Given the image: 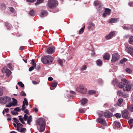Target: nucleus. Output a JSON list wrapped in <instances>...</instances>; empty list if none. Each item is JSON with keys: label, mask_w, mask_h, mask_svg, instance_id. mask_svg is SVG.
Segmentation results:
<instances>
[{"label": "nucleus", "mask_w": 133, "mask_h": 133, "mask_svg": "<svg viewBox=\"0 0 133 133\" xmlns=\"http://www.w3.org/2000/svg\"><path fill=\"white\" fill-rule=\"evenodd\" d=\"M87 66L86 65H84L83 66H82L81 68V70H86L87 69Z\"/></svg>", "instance_id": "43"}, {"label": "nucleus", "mask_w": 133, "mask_h": 133, "mask_svg": "<svg viewBox=\"0 0 133 133\" xmlns=\"http://www.w3.org/2000/svg\"><path fill=\"white\" fill-rule=\"evenodd\" d=\"M125 51L133 56V48L132 47H127L125 49Z\"/></svg>", "instance_id": "12"}, {"label": "nucleus", "mask_w": 133, "mask_h": 133, "mask_svg": "<svg viewBox=\"0 0 133 133\" xmlns=\"http://www.w3.org/2000/svg\"><path fill=\"white\" fill-rule=\"evenodd\" d=\"M56 3V0H48L47 6L50 8H53L55 6Z\"/></svg>", "instance_id": "7"}, {"label": "nucleus", "mask_w": 133, "mask_h": 133, "mask_svg": "<svg viewBox=\"0 0 133 133\" xmlns=\"http://www.w3.org/2000/svg\"><path fill=\"white\" fill-rule=\"evenodd\" d=\"M94 4L95 6H102L101 2L98 0L95 1L94 2Z\"/></svg>", "instance_id": "22"}, {"label": "nucleus", "mask_w": 133, "mask_h": 133, "mask_svg": "<svg viewBox=\"0 0 133 133\" xmlns=\"http://www.w3.org/2000/svg\"><path fill=\"white\" fill-rule=\"evenodd\" d=\"M25 105L26 106H28V102L27 99L26 98L24 99V101L23 102V105H22V108L21 109L22 110H24L26 108V107L25 106Z\"/></svg>", "instance_id": "14"}, {"label": "nucleus", "mask_w": 133, "mask_h": 133, "mask_svg": "<svg viewBox=\"0 0 133 133\" xmlns=\"http://www.w3.org/2000/svg\"><path fill=\"white\" fill-rule=\"evenodd\" d=\"M17 124V130H18V129H20L22 128L23 126V125L21 123H16Z\"/></svg>", "instance_id": "32"}, {"label": "nucleus", "mask_w": 133, "mask_h": 133, "mask_svg": "<svg viewBox=\"0 0 133 133\" xmlns=\"http://www.w3.org/2000/svg\"><path fill=\"white\" fill-rule=\"evenodd\" d=\"M79 112L82 113H84L85 112V110L83 108H79Z\"/></svg>", "instance_id": "42"}, {"label": "nucleus", "mask_w": 133, "mask_h": 133, "mask_svg": "<svg viewBox=\"0 0 133 133\" xmlns=\"http://www.w3.org/2000/svg\"><path fill=\"white\" fill-rule=\"evenodd\" d=\"M27 1L29 2L33 3L36 0H26Z\"/></svg>", "instance_id": "59"}, {"label": "nucleus", "mask_w": 133, "mask_h": 133, "mask_svg": "<svg viewBox=\"0 0 133 133\" xmlns=\"http://www.w3.org/2000/svg\"><path fill=\"white\" fill-rule=\"evenodd\" d=\"M7 66L10 69H12V66L11 65V64H8L7 65Z\"/></svg>", "instance_id": "53"}, {"label": "nucleus", "mask_w": 133, "mask_h": 133, "mask_svg": "<svg viewBox=\"0 0 133 133\" xmlns=\"http://www.w3.org/2000/svg\"><path fill=\"white\" fill-rule=\"evenodd\" d=\"M125 70L126 72L128 73H130L132 72V70L129 68H127Z\"/></svg>", "instance_id": "52"}, {"label": "nucleus", "mask_w": 133, "mask_h": 133, "mask_svg": "<svg viewBox=\"0 0 133 133\" xmlns=\"http://www.w3.org/2000/svg\"><path fill=\"white\" fill-rule=\"evenodd\" d=\"M129 43L130 44H132L133 42V36H131L129 38Z\"/></svg>", "instance_id": "40"}, {"label": "nucleus", "mask_w": 133, "mask_h": 133, "mask_svg": "<svg viewBox=\"0 0 133 133\" xmlns=\"http://www.w3.org/2000/svg\"><path fill=\"white\" fill-rule=\"evenodd\" d=\"M5 89V88L3 87H0V96H2L3 95V91Z\"/></svg>", "instance_id": "30"}, {"label": "nucleus", "mask_w": 133, "mask_h": 133, "mask_svg": "<svg viewBox=\"0 0 133 133\" xmlns=\"http://www.w3.org/2000/svg\"><path fill=\"white\" fill-rule=\"evenodd\" d=\"M12 99L13 100V101L12 102H11L13 106H16L17 104V100L14 98H12Z\"/></svg>", "instance_id": "26"}, {"label": "nucleus", "mask_w": 133, "mask_h": 133, "mask_svg": "<svg viewBox=\"0 0 133 133\" xmlns=\"http://www.w3.org/2000/svg\"><path fill=\"white\" fill-rule=\"evenodd\" d=\"M35 14V11L34 10H30L29 12V15L31 16H34Z\"/></svg>", "instance_id": "34"}, {"label": "nucleus", "mask_w": 133, "mask_h": 133, "mask_svg": "<svg viewBox=\"0 0 133 133\" xmlns=\"http://www.w3.org/2000/svg\"><path fill=\"white\" fill-rule=\"evenodd\" d=\"M85 27V26H84L79 30V34H81L83 33L84 31Z\"/></svg>", "instance_id": "36"}, {"label": "nucleus", "mask_w": 133, "mask_h": 133, "mask_svg": "<svg viewBox=\"0 0 133 133\" xmlns=\"http://www.w3.org/2000/svg\"><path fill=\"white\" fill-rule=\"evenodd\" d=\"M12 106H13V105L11 103V102H9V104H6V107H10Z\"/></svg>", "instance_id": "50"}, {"label": "nucleus", "mask_w": 133, "mask_h": 133, "mask_svg": "<svg viewBox=\"0 0 133 133\" xmlns=\"http://www.w3.org/2000/svg\"><path fill=\"white\" fill-rule=\"evenodd\" d=\"M128 123L130 125L132 126L133 125V119H131L129 120Z\"/></svg>", "instance_id": "45"}, {"label": "nucleus", "mask_w": 133, "mask_h": 133, "mask_svg": "<svg viewBox=\"0 0 133 133\" xmlns=\"http://www.w3.org/2000/svg\"><path fill=\"white\" fill-rule=\"evenodd\" d=\"M57 84V82H56L55 81H53L52 82V84L51 85V86L52 87H54L55 88L56 87Z\"/></svg>", "instance_id": "33"}, {"label": "nucleus", "mask_w": 133, "mask_h": 133, "mask_svg": "<svg viewBox=\"0 0 133 133\" xmlns=\"http://www.w3.org/2000/svg\"><path fill=\"white\" fill-rule=\"evenodd\" d=\"M123 94V92L121 90L118 91L117 93V94L119 96L122 95Z\"/></svg>", "instance_id": "47"}, {"label": "nucleus", "mask_w": 133, "mask_h": 133, "mask_svg": "<svg viewBox=\"0 0 133 133\" xmlns=\"http://www.w3.org/2000/svg\"><path fill=\"white\" fill-rule=\"evenodd\" d=\"M11 113L13 115H17L18 114L17 112L15 111H11Z\"/></svg>", "instance_id": "51"}, {"label": "nucleus", "mask_w": 133, "mask_h": 133, "mask_svg": "<svg viewBox=\"0 0 133 133\" xmlns=\"http://www.w3.org/2000/svg\"><path fill=\"white\" fill-rule=\"evenodd\" d=\"M58 64L61 66H62L63 63L65 62V61L64 59H59L58 61Z\"/></svg>", "instance_id": "24"}, {"label": "nucleus", "mask_w": 133, "mask_h": 133, "mask_svg": "<svg viewBox=\"0 0 133 133\" xmlns=\"http://www.w3.org/2000/svg\"><path fill=\"white\" fill-rule=\"evenodd\" d=\"M21 95L22 96H25L26 95V94L23 91H22L21 93Z\"/></svg>", "instance_id": "55"}, {"label": "nucleus", "mask_w": 133, "mask_h": 133, "mask_svg": "<svg viewBox=\"0 0 133 133\" xmlns=\"http://www.w3.org/2000/svg\"><path fill=\"white\" fill-rule=\"evenodd\" d=\"M24 112L26 114V115H29V111L27 109H24Z\"/></svg>", "instance_id": "49"}, {"label": "nucleus", "mask_w": 133, "mask_h": 133, "mask_svg": "<svg viewBox=\"0 0 133 133\" xmlns=\"http://www.w3.org/2000/svg\"><path fill=\"white\" fill-rule=\"evenodd\" d=\"M32 83L34 84H37L38 83L37 82L35 81H32Z\"/></svg>", "instance_id": "63"}, {"label": "nucleus", "mask_w": 133, "mask_h": 133, "mask_svg": "<svg viewBox=\"0 0 133 133\" xmlns=\"http://www.w3.org/2000/svg\"><path fill=\"white\" fill-rule=\"evenodd\" d=\"M96 63L97 65L100 66L102 65V62L100 59H98L96 61Z\"/></svg>", "instance_id": "29"}, {"label": "nucleus", "mask_w": 133, "mask_h": 133, "mask_svg": "<svg viewBox=\"0 0 133 133\" xmlns=\"http://www.w3.org/2000/svg\"><path fill=\"white\" fill-rule=\"evenodd\" d=\"M26 130V129L25 128H21L20 129H18V131L25 132Z\"/></svg>", "instance_id": "31"}, {"label": "nucleus", "mask_w": 133, "mask_h": 133, "mask_svg": "<svg viewBox=\"0 0 133 133\" xmlns=\"http://www.w3.org/2000/svg\"><path fill=\"white\" fill-rule=\"evenodd\" d=\"M34 66H31L30 67L29 69V70L30 71H31L34 68Z\"/></svg>", "instance_id": "57"}, {"label": "nucleus", "mask_w": 133, "mask_h": 133, "mask_svg": "<svg viewBox=\"0 0 133 133\" xmlns=\"http://www.w3.org/2000/svg\"><path fill=\"white\" fill-rule=\"evenodd\" d=\"M33 110L34 111H35L36 113L38 112V109L37 108H33Z\"/></svg>", "instance_id": "61"}, {"label": "nucleus", "mask_w": 133, "mask_h": 133, "mask_svg": "<svg viewBox=\"0 0 133 133\" xmlns=\"http://www.w3.org/2000/svg\"><path fill=\"white\" fill-rule=\"evenodd\" d=\"M125 85V83L122 82H119L118 85V87L120 88H122L124 87Z\"/></svg>", "instance_id": "27"}, {"label": "nucleus", "mask_w": 133, "mask_h": 133, "mask_svg": "<svg viewBox=\"0 0 133 133\" xmlns=\"http://www.w3.org/2000/svg\"><path fill=\"white\" fill-rule=\"evenodd\" d=\"M53 80V78L51 77H49L48 78V80L49 81H51Z\"/></svg>", "instance_id": "60"}, {"label": "nucleus", "mask_w": 133, "mask_h": 133, "mask_svg": "<svg viewBox=\"0 0 133 133\" xmlns=\"http://www.w3.org/2000/svg\"><path fill=\"white\" fill-rule=\"evenodd\" d=\"M118 18H112L109 21V22L111 23H116L117 21H118Z\"/></svg>", "instance_id": "21"}, {"label": "nucleus", "mask_w": 133, "mask_h": 133, "mask_svg": "<svg viewBox=\"0 0 133 133\" xmlns=\"http://www.w3.org/2000/svg\"><path fill=\"white\" fill-rule=\"evenodd\" d=\"M11 100V98L7 96L0 97V103L5 104L10 102Z\"/></svg>", "instance_id": "4"}, {"label": "nucleus", "mask_w": 133, "mask_h": 133, "mask_svg": "<svg viewBox=\"0 0 133 133\" xmlns=\"http://www.w3.org/2000/svg\"><path fill=\"white\" fill-rule=\"evenodd\" d=\"M48 15V13L46 11L44 10L41 13V17L46 16Z\"/></svg>", "instance_id": "25"}, {"label": "nucleus", "mask_w": 133, "mask_h": 133, "mask_svg": "<svg viewBox=\"0 0 133 133\" xmlns=\"http://www.w3.org/2000/svg\"><path fill=\"white\" fill-rule=\"evenodd\" d=\"M96 93L95 91L93 90H90L89 91L88 94L90 95H92L95 94Z\"/></svg>", "instance_id": "39"}, {"label": "nucleus", "mask_w": 133, "mask_h": 133, "mask_svg": "<svg viewBox=\"0 0 133 133\" xmlns=\"http://www.w3.org/2000/svg\"><path fill=\"white\" fill-rule=\"evenodd\" d=\"M104 117L105 118H110L112 117V114L108 111H106L103 113Z\"/></svg>", "instance_id": "15"}, {"label": "nucleus", "mask_w": 133, "mask_h": 133, "mask_svg": "<svg viewBox=\"0 0 133 133\" xmlns=\"http://www.w3.org/2000/svg\"><path fill=\"white\" fill-rule=\"evenodd\" d=\"M9 9L10 11L11 12H14V9L12 7L10 8Z\"/></svg>", "instance_id": "58"}, {"label": "nucleus", "mask_w": 133, "mask_h": 133, "mask_svg": "<svg viewBox=\"0 0 133 133\" xmlns=\"http://www.w3.org/2000/svg\"><path fill=\"white\" fill-rule=\"evenodd\" d=\"M18 84L22 88H23L24 86V84L21 82H18Z\"/></svg>", "instance_id": "41"}, {"label": "nucleus", "mask_w": 133, "mask_h": 133, "mask_svg": "<svg viewBox=\"0 0 133 133\" xmlns=\"http://www.w3.org/2000/svg\"><path fill=\"white\" fill-rule=\"evenodd\" d=\"M129 4L130 5V6H133V2L129 3Z\"/></svg>", "instance_id": "64"}, {"label": "nucleus", "mask_w": 133, "mask_h": 133, "mask_svg": "<svg viewBox=\"0 0 133 133\" xmlns=\"http://www.w3.org/2000/svg\"><path fill=\"white\" fill-rule=\"evenodd\" d=\"M2 71L3 73L5 72L7 74V75H8V76L11 74V71L7 69V67L6 66H5L2 68Z\"/></svg>", "instance_id": "9"}, {"label": "nucleus", "mask_w": 133, "mask_h": 133, "mask_svg": "<svg viewBox=\"0 0 133 133\" xmlns=\"http://www.w3.org/2000/svg\"><path fill=\"white\" fill-rule=\"evenodd\" d=\"M98 82L99 84H102L103 83V81L101 79L99 78L98 80Z\"/></svg>", "instance_id": "44"}, {"label": "nucleus", "mask_w": 133, "mask_h": 133, "mask_svg": "<svg viewBox=\"0 0 133 133\" xmlns=\"http://www.w3.org/2000/svg\"><path fill=\"white\" fill-rule=\"evenodd\" d=\"M110 57V55L108 53H106L103 56V58L105 60H109Z\"/></svg>", "instance_id": "23"}, {"label": "nucleus", "mask_w": 133, "mask_h": 133, "mask_svg": "<svg viewBox=\"0 0 133 133\" xmlns=\"http://www.w3.org/2000/svg\"><path fill=\"white\" fill-rule=\"evenodd\" d=\"M54 60L52 56L47 55L44 56L42 58V62L45 64H51Z\"/></svg>", "instance_id": "3"}, {"label": "nucleus", "mask_w": 133, "mask_h": 133, "mask_svg": "<svg viewBox=\"0 0 133 133\" xmlns=\"http://www.w3.org/2000/svg\"><path fill=\"white\" fill-rule=\"evenodd\" d=\"M119 55L117 53H114L112 54L111 61L112 62H115L117 61L119 58Z\"/></svg>", "instance_id": "8"}, {"label": "nucleus", "mask_w": 133, "mask_h": 133, "mask_svg": "<svg viewBox=\"0 0 133 133\" xmlns=\"http://www.w3.org/2000/svg\"><path fill=\"white\" fill-rule=\"evenodd\" d=\"M121 126V124L119 122L115 121L113 124V128L114 129H117Z\"/></svg>", "instance_id": "18"}, {"label": "nucleus", "mask_w": 133, "mask_h": 133, "mask_svg": "<svg viewBox=\"0 0 133 133\" xmlns=\"http://www.w3.org/2000/svg\"><path fill=\"white\" fill-rule=\"evenodd\" d=\"M80 93L82 94H85L87 91V89L83 85H81L76 89Z\"/></svg>", "instance_id": "6"}, {"label": "nucleus", "mask_w": 133, "mask_h": 133, "mask_svg": "<svg viewBox=\"0 0 133 133\" xmlns=\"http://www.w3.org/2000/svg\"><path fill=\"white\" fill-rule=\"evenodd\" d=\"M89 26L88 27V29L89 30H92L94 29L95 25L92 22H89Z\"/></svg>", "instance_id": "19"}, {"label": "nucleus", "mask_w": 133, "mask_h": 133, "mask_svg": "<svg viewBox=\"0 0 133 133\" xmlns=\"http://www.w3.org/2000/svg\"><path fill=\"white\" fill-rule=\"evenodd\" d=\"M121 81L125 83L124 87L123 89L124 91H129L130 90L132 85L125 78H122Z\"/></svg>", "instance_id": "2"}, {"label": "nucleus", "mask_w": 133, "mask_h": 133, "mask_svg": "<svg viewBox=\"0 0 133 133\" xmlns=\"http://www.w3.org/2000/svg\"><path fill=\"white\" fill-rule=\"evenodd\" d=\"M97 121L103 125H106V123L105 120L102 118H99L97 119Z\"/></svg>", "instance_id": "16"}, {"label": "nucleus", "mask_w": 133, "mask_h": 133, "mask_svg": "<svg viewBox=\"0 0 133 133\" xmlns=\"http://www.w3.org/2000/svg\"><path fill=\"white\" fill-rule=\"evenodd\" d=\"M55 48L54 47L48 48L46 50V52L49 54H51L53 53L55 51Z\"/></svg>", "instance_id": "17"}, {"label": "nucleus", "mask_w": 133, "mask_h": 133, "mask_svg": "<svg viewBox=\"0 0 133 133\" xmlns=\"http://www.w3.org/2000/svg\"><path fill=\"white\" fill-rule=\"evenodd\" d=\"M13 119L14 120V122L16 123V124L19 122L18 120L15 118H13Z\"/></svg>", "instance_id": "56"}, {"label": "nucleus", "mask_w": 133, "mask_h": 133, "mask_svg": "<svg viewBox=\"0 0 133 133\" xmlns=\"http://www.w3.org/2000/svg\"><path fill=\"white\" fill-rule=\"evenodd\" d=\"M128 109L131 111H133V105H130L128 107Z\"/></svg>", "instance_id": "38"}, {"label": "nucleus", "mask_w": 133, "mask_h": 133, "mask_svg": "<svg viewBox=\"0 0 133 133\" xmlns=\"http://www.w3.org/2000/svg\"><path fill=\"white\" fill-rule=\"evenodd\" d=\"M115 31H111L105 37V38L107 39H111L112 37L115 36Z\"/></svg>", "instance_id": "13"}, {"label": "nucleus", "mask_w": 133, "mask_h": 133, "mask_svg": "<svg viewBox=\"0 0 133 133\" xmlns=\"http://www.w3.org/2000/svg\"><path fill=\"white\" fill-rule=\"evenodd\" d=\"M43 0H38L35 3V5H36L41 3H43Z\"/></svg>", "instance_id": "37"}, {"label": "nucleus", "mask_w": 133, "mask_h": 133, "mask_svg": "<svg viewBox=\"0 0 133 133\" xmlns=\"http://www.w3.org/2000/svg\"><path fill=\"white\" fill-rule=\"evenodd\" d=\"M4 110L5 112L7 113L9 111V109L8 108L5 109Z\"/></svg>", "instance_id": "62"}, {"label": "nucleus", "mask_w": 133, "mask_h": 133, "mask_svg": "<svg viewBox=\"0 0 133 133\" xmlns=\"http://www.w3.org/2000/svg\"><path fill=\"white\" fill-rule=\"evenodd\" d=\"M37 124L40 127V132H41L44 131L45 128L44 121L43 119H40L38 122Z\"/></svg>", "instance_id": "5"}, {"label": "nucleus", "mask_w": 133, "mask_h": 133, "mask_svg": "<svg viewBox=\"0 0 133 133\" xmlns=\"http://www.w3.org/2000/svg\"><path fill=\"white\" fill-rule=\"evenodd\" d=\"M18 117L19 118V121L22 123L24 124H25L24 121H26L27 120V123L28 124L30 125L32 120V116L30 115L28 117V116L26 114L24 115V117H23L21 116H18Z\"/></svg>", "instance_id": "1"}, {"label": "nucleus", "mask_w": 133, "mask_h": 133, "mask_svg": "<svg viewBox=\"0 0 133 133\" xmlns=\"http://www.w3.org/2000/svg\"><path fill=\"white\" fill-rule=\"evenodd\" d=\"M114 116H115L117 118H120L121 117V115L119 113H116L115 114Z\"/></svg>", "instance_id": "48"}, {"label": "nucleus", "mask_w": 133, "mask_h": 133, "mask_svg": "<svg viewBox=\"0 0 133 133\" xmlns=\"http://www.w3.org/2000/svg\"><path fill=\"white\" fill-rule=\"evenodd\" d=\"M122 117L125 119H127L129 118V112L127 110H125L122 112Z\"/></svg>", "instance_id": "11"}, {"label": "nucleus", "mask_w": 133, "mask_h": 133, "mask_svg": "<svg viewBox=\"0 0 133 133\" xmlns=\"http://www.w3.org/2000/svg\"><path fill=\"white\" fill-rule=\"evenodd\" d=\"M131 25L128 24H126L122 26V27L124 29L128 30L131 29Z\"/></svg>", "instance_id": "20"}, {"label": "nucleus", "mask_w": 133, "mask_h": 133, "mask_svg": "<svg viewBox=\"0 0 133 133\" xmlns=\"http://www.w3.org/2000/svg\"><path fill=\"white\" fill-rule=\"evenodd\" d=\"M87 99L85 98H83L81 101V103L82 105H84L87 102Z\"/></svg>", "instance_id": "28"}, {"label": "nucleus", "mask_w": 133, "mask_h": 133, "mask_svg": "<svg viewBox=\"0 0 133 133\" xmlns=\"http://www.w3.org/2000/svg\"><path fill=\"white\" fill-rule=\"evenodd\" d=\"M127 61V59L125 58H123V59H122L120 61V62L121 63H123L124 62H125Z\"/></svg>", "instance_id": "46"}, {"label": "nucleus", "mask_w": 133, "mask_h": 133, "mask_svg": "<svg viewBox=\"0 0 133 133\" xmlns=\"http://www.w3.org/2000/svg\"><path fill=\"white\" fill-rule=\"evenodd\" d=\"M123 99L122 98H120L118 99V105L119 106L121 105V104L123 102Z\"/></svg>", "instance_id": "35"}, {"label": "nucleus", "mask_w": 133, "mask_h": 133, "mask_svg": "<svg viewBox=\"0 0 133 133\" xmlns=\"http://www.w3.org/2000/svg\"><path fill=\"white\" fill-rule=\"evenodd\" d=\"M105 11L103 14V16L105 17L110 15L111 12V10L109 8H104Z\"/></svg>", "instance_id": "10"}, {"label": "nucleus", "mask_w": 133, "mask_h": 133, "mask_svg": "<svg viewBox=\"0 0 133 133\" xmlns=\"http://www.w3.org/2000/svg\"><path fill=\"white\" fill-rule=\"evenodd\" d=\"M14 110L16 111H20L21 109H20L19 107H17L15 108Z\"/></svg>", "instance_id": "54"}]
</instances>
